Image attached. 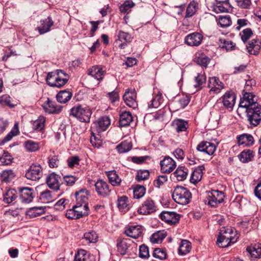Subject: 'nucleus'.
<instances>
[{"instance_id":"obj_20","label":"nucleus","mask_w":261,"mask_h":261,"mask_svg":"<svg viewBox=\"0 0 261 261\" xmlns=\"http://www.w3.org/2000/svg\"><path fill=\"white\" fill-rule=\"evenodd\" d=\"M136 98V94L133 90L125 91L123 96V99L126 105L133 109H135L138 106Z\"/></svg>"},{"instance_id":"obj_41","label":"nucleus","mask_w":261,"mask_h":261,"mask_svg":"<svg viewBox=\"0 0 261 261\" xmlns=\"http://www.w3.org/2000/svg\"><path fill=\"white\" fill-rule=\"evenodd\" d=\"M117 206L121 211H128L129 208L128 198L125 196L119 197L117 200Z\"/></svg>"},{"instance_id":"obj_55","label":"nucleus","mask_w":261,"mask_h":261,"mask_svg":"<svg viewBox=\"0 0 261 261\" xmlns=\"http://www.w3.org/2000/svg\"><path fill=\"white\" fill-rule=\"evenodd\" d=\"M135 5V3L132 0H126L120 6L119 9L122 13H128Z\"/></svg>"},{"instance_id":"obj_32","label":"nucleus","mask_w":261,"mask_h":261,"mask_svg":"<svg viewBox=\"0 0 261 261\" xmlns=\"http://www.w3.org/2000/svg\"><path fill=\"white\" fill-rule=\"evenodd\" d=\"M205 169L204 166H199L196 168L193 171L191 178L190 181L191 182L195 183L200 181L203 175V170Z\"/></svg>"},{"instance_id":"obj_25","label":"nucleus","mask_w":261,"mask_h":261,"mask_svg":"<svg viewBox=\"0 0 261 261\" xmlns=\"http://www.w3.org/2000/svg\"><path fill=\"white\" fill-rule=\"evenodd\" d=\"M171 125L173 128L177 133L186 132L189 126L187 121L181 119L174 120Z\"/></svg>"},{"instance_id":"obj_57","label":"nucleus","mask_w":261,"mask_h":261,"mask_svg":"<svg viewBox=\"0 0 261 261\" xmlns=\"http://www.w3.org/2000/svg\"><path fill=\"white\" fill-rule=\"evenodd\" d=\"M15 176L14 173L11 170H4L1 173L2 181L6 182L10 181Z\"/></svg>"},{"instance_id":"obj_45","label":"nucleus","mask_w":261,"mask_h":261,"mask_svg":"<svg viewBox=\"0 0 261 261\" xmlns=\"http://www.w3.org/2000/svg\"><path fill=\"white\" fill-rule=\"evenodd\" d=\"M98 236L94 230H90L85 232L82 240H85L87 244L94 243L96 242Z\"/></svg>"},{"instance_id":"obj_62","label":"nucleus","mask_w":261,"mask_h":261,"mask_svg":"<svg viewBox=\"0 0 261 261\" xmlns=\"http://www.w3.org/2000/svg\"><path fill=\"white\" fill-rule=\"evenodd\" d=\"M13 158L8 152H4L2 156H0V162L3 165H10L12 161Z\"/></svg>"},{"instance_id":"obj_42","label":"nucleus","mask_w":261,"mask_h":261,"mask_svg":"<svg viewBox=\"0 0 261 261\" xmlns=\"http://www.w3.org/2000/svg\"><path fill=\"white\" fill-rule=\"evenodd\" d=\"M167 233L164 230L159 231L153 233L150 237L152 243H161L163 240L166 237Z\"/></svg>"},{"instance_id":"obj_9","label":"nucleus","mask_w":261,"mask_h":261,"mask_svg":"<svg viewBox=\"0 0 261 261\" xmlns=\"http://www.w3.org/2000/svg\"><path fill=\"white\" fill-rule=\"evenodd\" d=\"M155 211V203L150 198H147L146 199L138 210L139 214L144 215H149Z\"/></svg>"},{"instance_id":"obj_4","label":"nucleus","mask_w":261,"mask_h":261,"mask_svg":"<svg viewBox=\"0 0 261 261\" xmlns=\"http://www.w3.org/2000/svg\"><path fill=\"white\" fill-rule=\"evenodd\" d=\"M70 114L81 122L88 123L90 122L92 112L90 109L88 107L77 105L71 109Z\"/></svg>"},{"instance_id":"obj_28","label":"nucleus","mask_w":261,"mask_h":261,"mask_svg":"<svg viewBox=\"0 0 261 261\" xmlns=\"http://www.w3.org/2000/svg\"><path fill=\"white\" fill-rule=\"evenodd\" d=\"M89 74L95 79L100 81L103 78L105 71L100 66H93L89 69Z\"/></svg>"},{"instance_id":"obj_60","label":"nucleus","mask_w":261,"mask_h":261,"mask_svg":"<svg viewBox=\"0 0 261 261\" xmlns=\"http://www.w3.org/2000/svg\"><path fill=\"white\" fill-rule=\"evenodd\" d=\"M246 84L245 85V89L244 91L249 92L252 88V87L255 86L256 81L254 79H251L249 75H246L245 79Z\"/></svg>"},{"instance_id":"obj_11","label":"nucleus","mask_w":261,"mask_h":261,"mask_svg":"<svg viewBox=\"0 0 261 261\" xmlns=\"http://www.w3.org/2000/svg\"><path fill=\"white\" fill-rule=\"evenodd\" d=\"M208 87L210 89L209 91L210 94H217L220 93L224 87L223 83L219 78L213 76L208 79Z\"/></svg>"},{"instance_id":"obj_30","label":"nucleus","mask_w":261,"mask_h":261,"mask_svg":"<svg viewBox=\"0 0 261 261\" xmlns=\"http://www.w3.org/2000/svg\"><path fill=\"white\" fill-rule=\"evenodd\" d=\"M133 117L129 112L124 111L120 115L119 125L124 127L130 124L133 121Z\"/></svg>"},{"instance_id":"obj_63","label":"nucleus","mask_w":261,"mask_h":261,"mask_svg":"<svg viewBox=\"0 0 261 261\" xmlns=\"http://www.w3.org/2000/svg\"><path fill=\"white\" fill-rule=\"evenodd\" d=\"M63 180L68 186H73L75 181L78 179L76 176L71 175H67L63 176Z\"/></svg>"},{"instance_id":"obj_40","label":"nucleus","mask_w":261,"mask_h":261,"mask_svg":"<svg viewBox=\"0 0 261 261\" xmlns=\"http://www.w3.org/2000/svg\"><path fill=\"white\" fill-rule=\"evenodd\" d=\"M73 207L75 210V212L77 213L78 216H79V218L87 216L89 214L88 205H84L80 204V203H76Z\"/></svg>"},{"instance_id":"obj_24","label":"nucleus","mask_w":261,"mask_h":261,"mask_svg":"<svg viewBox=\"0 0 261 261\" xmlns=\"http://www.w3.org/2000/svg\"><path fill=\"white\" fill-rule=\"evenodd\" d=\"M238 143L239 146L248 147L254 144V139L252 135L243 134L237 137Z\"/></svg>"},{"instance_id":"obj_38","label":"nucleus","mask_w":261,"mask_h":261,"mask_svg":"<svg viewBox=\"0 0 261 261\" xmlns=\"http://www.w3.org/2000/svg\"><path fill=\"white\" fill-rule=\"evenodd\" d=\"M44 212V208L43 207H33L28 210L26 214L28 217L33 218L42 215Z\"/></svg>"},{"instance_id":"obj_21","label":"nucleus","mask_w":261,"mask_h":261,"mask_svg":"<svg viewBox=\"0 0 261 261\" xmlns=\"http://www.w3.org/2000/svg\"><path fill=\"white\" fill-rule=\"evenodd\" d=\"M61 177L59 175L55 173H52L47 176L46 184L50 189L57 191L60 189L59 179Z\"/></svg>"},{"instance_id":"obj_35","label":"nucleus","mask_w":261,"mask_h":261,"mask_svg":"<svg viewBox=\"0 0 261 261\" xmlns=\"http://www.w3.org/2000/svg\"><path fill=\"white\" fill-rule=\"evenodd\" d=\"M219 47L227 51H231L235 49L236 44L229 39L220 38L219 39Z\"/></svg>"},{"instance_id":"obj_48","label":"nucleus","mask_w":261,"mask_h":261,"mask_svg":"<svg viewBox=\"0 0 261 261\" xmlns=\"http://www.w3.org/2000/svg\"><path fill=\"white\" fill-rule=\"evenodd\" d=\"M194 60L201 66L206 67L210 61V59L204 54H199L196 55Z\"/></svg>"},{"instance_id":"obj_27","label":"nucleus","mask_w":261,"mask_h":261,"mask_svg":"<svg viewBox=\"0 0 261 261\" xmlns=\"http://www.w3.org/2000/svg\"><path fill=\"white\" fill-rule=\"evenodd\" d=\"M53 24V20L48 17L45 20L40 21V25L37 27V30L40 34H43L50 31V28Z\"/></svg>"},{"instance_id":"obj_10","label":"nucleus","mask_w":261,"mask_h":261,"mask_svg":"<svg viewBox=\"0 0 261 261\" xmlns=\"http://www.w3.org/2000/svg\"><path fill=\"white\" fill-rule=\"evenodd\" d=\"M161 171L163 173H170L176 167L175 161L169 156H166L160 161Z\"/></svg>"},{"instance_id":"obj_43","label":"nucleus","mask_w":261,"mask_h":261,"mask_svg":"<svg viewBox=\"0 0 261 261\" xmlns=\"http://www.w3.org/2000/svg\"><path fill=\"white\" fill-rule=\"evenodd\" d=\"M72 95L71 92L64 90L59 92L56 97L58 102L65 103L71 99Z\"/></svg>"},{"instance_id":"obj_14","label":"nucleus","mask_w":261,"mask_h":261,"mask_svg":"<svg viewBox=\"0 0 261 261\" xmlns=\"http://www.w3.org/2000/svg\"><path fill=\"white\" fill-rule=\"evenodd\" d=\"M160 217L169 224H175L178 222L180 216L174 212L163 211L160 214Z\"/></svg>"},{"instance_id":"obj_49","label":"nucleus","mask_w":261,"mask_h":261,"mask_svg":"<svg viewBox=\"0 0 261 261\" xmlns=\"http://www.w3.org/2000/svg\"><path fill=\"white\" fill-rule=\"evenodd\" d=\"M246 250L252 257L255 258L261 257V247L258 245L247 247Z\"/></svg>"},{"instance_id":"obj_22","label":"nucleus","mask_w":261,"mask_h":261,"mask_svg":"<svg viewBox=\"0 0 261 261\" xmlns=\"http://www.w3.org/2000/svg\"><path fill=\"white\" fill-rule=\"evenodd\" d=\"M143 231V227L140 225H131L125 229V233L128 237L137 239L142 236Z\"/></svg>"},{"instance_id":"obj_31","label":"nucleus","mask_w":261,"mask_h":261,"mask_svg":"<svg viewBox=\"0 0 261 261\" xmlns=\"http://www.w3.org/2000/svg\"><path fill=\"white\" fill-rule=\"evenodd\" d=\"M89 192L86 189H82L75 194L76 203L80 204L88 205V197Z\"/></svg>"},{"instance_id":"obj_37","label":"nucleus","mask_w":261,"mask_h":261,"mask_svg":"<svg viewBox=\"0 0 261 261\" xmlns=\"http://www.w3.org/2000/svg\"><path fill=\"white\" fill-rule=\"evenodd\" d=\"M132 148V144L129 140L121 142L116 146V150L119 153H124L129 151Z\"/></svg>"},{"instance_id":"obj_23","label":"nucleus","mask_w":261,"mask_h":261,"mask_svg":"<svg viewBox=\"0 0 261 261\" xmlns=\"http://www.w3.org/2000/svg\"><path fill=\"white\" fill-rule=\"evenodd\" d=\"M110 124V120L107 116H103L98 119L97 122L93 124L92 128L95 127L96 131L99 133L106 130Z\"/></svg>"},{"instance_id":"obj_8","label":"nucleus","mask_w":261,"mask_h":261,"mask_svg":"<svg viewBox=\"0 0 261 261\" xmlns=\"http://www.w3.org/2000/svg\"><path fill=\"white\" fill-rule=\"evenodd\" d=\"M42 175V168L38 164H32L26 171L25 174L27 179L34 181L38 180Z\"/></svg>"},{"instance_id":"obj_15","label":"nucleus","mask_w":261,"mask_h":261,"mask_svg":"<svg viewBox=\"0 0 261 261\" xmlns=\"http://www.w3.org/2000/svg\"><path fill=\"white\" fill-rule=\"evenodd\" d=\"M45 112L49 114H58L61 112L62 107L55 101L47 98L42 105Z\"/></svg>"},{"instance_id":"obj_51","label":"nucleus","mask_w":261,"mask_h":261,"mask_svg":"<svg viewBox=\"0 0 261 261\" xmlns=\"http://www.w3.org/2000/svg\"><path fill=\"white\" fill-rule=\"evenodd\" d=\"M40 199L43 203H49L52 201L54 199L53 193L48 190L42 192L40 195Z\"/></svg>"},{"instance_id":"obj_39","label":"nucleus","mask_w":261,"mask_h":261,"mask_svg":"<svg viewBox=\"0 0 261 261\" xmlns=\"http://www.w3.org/2000/svg\"><path fill=\"white\" fill-rule=\"evenodd\" d=\"M90 254L84 249H79L74 256V261H89Z\"/></svg>"},{"instance_id":"obj_50","label":"nucleus","mask_w":261,"mask_h":261,"mask_svg":"<svg viewBox=\"0 0 261 261\" xmlns=\"http://www.w3.org/2000/svg\"><path fill=\"white\" fill-rule=\"evenodd\" d=\"M198 3L195 1H192L188 5L186 10V17H191L193 16L197 11Z\"/></svg>"},{"instance_id":"obj_33","label":"nucleus","mask_w":261,"mask_h":261,"mask_svg":"<svg viewBox=\"0 0 261 261\" xmlns=\"http://www.w3.org/2000/svg\"><path fill=\"white\" fill-rule=\"evenodd\" d=\"M118 37L119 40L122 42L119 45V47L121 49L124 48L127 43L131 42L132 40V38L129 34L122 31H119Z\"/></svg>"},{"instance_id":"obj_2","label":"nucleus","mask_w":261,"mask_h":261,"mask_svg":"<svg viewBox=\"0 0 261 261\" xmlns=\"http://www.w3.org/2000/svg\"><path fill=\"white\" fill-rule=\"evenodd\" d=\"M69 76L64 70L58 69L48 72L46 78L47 84L50 87L61 88L68 82Z\"/></svg>"},{"instance_id":"obj_34","label":"nucleus","mask_w":261,"mask_h":261,"mask_svg":"<svg viewBox=\"0 0 261 261\" xmlns=\"http://www.w3.org/2000/svg\"><path fill=\"white\" fill-rule=\"evenodd\" d=\"M106 174L109 178L110 183L113 186H118L120 185L121 179L117 174L116 171H109L107 172Z\"/></svg>"},{"instance_id":"obj_64","label":"nucleus","mask_w":261,"mask_h":261,"mask_svg":"<svg viewBox=\"0 0 261 261\" xmlns=\"http://www.w3.org/2000/svg\"><path fill=\"white\" fill-rule=\"evenodd\" d=\"M139 256L142 258H147L149 256L148 247L144 245H141L139 248Z\"/></svg>"},{"instance_id":"obj_53","label":"nucleus","mask_w":261,"mask_h":261,"mask_svg":"<svg viewBox=\"0 0 261 261\" xmlns=\"http://www.w3.org/2000/svg\"><path fill=\"white\" fill-rule=\"evenodd\" d=\"M218 23L222 28H226L231 24V20L230 16H220L217 20Z\"/></svg>"},{"instance_id":"obj_16","label":"nucleus","mask_w":261,"mask_h":261,"mask_svg":"<svg viewBox=\"0 0 261 261\" xmlns=\"http://www.w3.org/2000/svg\"><path fill=\"white\" fill-rule=\"evenodd\" d=\"M202 39L201 34L195 32L187 35L185 38V42L189 46H198L201 43Z\"/></svg>"},{"instance_id":"obj_26","label":"nucleus","mask_w":261,"mask_h":261,"mask_svg":"<svg viewBox=\"0 0 261 261\" xmlns=\"http://www.w3.org/2000/svg\"><path fill=\"white\" fill-rule=\"evenodd\" d=\"M130 240L123 239L117 244V251L121 254L125 255L129 253Z\"/></svg>"},{"instance_id":"obj_59","label":"nucleus","mask_w":261,"mask_h":261,"mask_svg":"<svg viewBox=\"0 0 261 261\" xmlns=\"http://www.w3.org/2000/svg\"><path fill=\"white\" fill-rule=\"evenodd\" d=\"M152 254L155 258L161 260L166 259L167 257V253L165 250L159 248H155Z\"/></svg>"},{"instance_id":"obj_18","label":"nucleus","mask_w":261,"mask_h":261,"mask_svg":"<svg viewBox=\"0 0 261 261\" xmlns=\"http://www.w3.org/2000/svg\"><path fill=\"white\" fill-rule=\"evenodd\" d=\"M34 190L31 188L19 189V197L22 202L29 203L32 201L34 196Z\"/></svg>"},{"instance_id":"obj_44","label":"nucleus","mask_w":261,"mask_h":261,"mask_svg":"<svg viewBox=\"0 0 261 261\" xmlns=\"http://www.w3.org/2000/svg\"><path fill=\"white\" fill-rule=\"evenodd\" d=\"M191 249V243L189 241L184 240L180 243L178 253L180 255H185L189 253Z\"/></svg>"},{"instance_id":"obj_19","label":"nucleus","mask_w":261,"mask_h":261,"mask_svg":"<svg viewBox=\"0 0 261 261\" xmlns=\"http://www.w3.org/2000/svg\"><path fill=\"white\" fill-rule=\"evenodd\" d=\"M198 151L212 155L216 149V146L213 143L207 141L200 142L196 147Z\"/></svg>"},{"instance_id":"obj_5","label":"nucleus","mask_w":261,"mask_h":261,"mask_svg":"<svg viewBox=\"0 0 261 261\" xmlns=\"http://www.w3.org/2000/svg\"><path fill=\"white\" fill-rule=\"evenodd\" d=\"M248 121L254 126H257L261 121V107L259 105L255 108H248L246 110Z\"/></svg>"},{"instance_id":"obj_12","label":"nucleus","mask_w":261,"mask_h":261,"mask_svg":"<svg viewBox=\"0 0 261 261\" xmlns=\"http://www.w3.org/2000/svg\"><path fill=\"white\" fill-rule=\"evenodd\" d=\"M95 190L98 195L102 197L108 196L110 194L111 190L108 183L103 180H98L94 184Z\"/></svg>"},{"instance_id":"obj_61","label":"nucleus","mask_w":261,"mask_h":261,"mask_svg":"<svg viewBox=\"0 0 261 261\" xmlns=\"http://www.w3.org/2000/svg\"><path fill=\"white\" fill-rule=\"evenodd\" d=\"M146 189L144 186H137L134 190V197L139 199L142 197L145 193Z\"/></svg>"},{"instance_id":"obj_3","label":"nucleus","mask_w":261,"mask_h":261,"mask_svg":"<svg viewBox=\"0 0 261 261\" xmlns=\"http://www.w3.org/2000/svg\"><path fill=\"white\" fill-rule=\"evenodd\" d=\"M172 198L176 203L185 205L189 203L192 194L188 189L177 186L172 193Z\"/></svg>"},{"instance_id":"obj_47","label":"nucleus","mask_w":261,"mask_h":261,"mask_svg":"<svg viewBox=\"0 0 261 261\" xmlns=\"http://www.w3.org/2000/svg\"><path fill=\"white\" fill-rule=\"evenodd\" d=\"M16 192L13 189H10L4 194V201L6 203H10L17 198Z\"/></svg>"},{"instance_id":"obj_58","label":"nucleus","mask_w":261,"mask_h":261,"mask_svg":"<svg viewBox=\"0 0 261 261\" xmlns=\"http://www.w3.org/2000/svg\"><path fill=\"white\" fill-rule=\"evenodd\" d=\"M195 81L196 84L194 85V87L198 88L199 90L201 89L202 88V85L206 82V76L204 73H198V75L195 76Z\"/></svg>"},{"instance_id":"obj_52","label":"nucleus","mask_w":261,"mask_h":261,"mask_svg":"<svg viewBox=\"0 0 261 261\" xmlns=\"http://www.w3.org/2000/svg\"><path fill=\"white\" fill-rule=\"evenodd\" d=\"M24 147L26 150L30 152L36 151L40 148L39 143L32 140L25 141Z\"/></svg>"},{"instance_id":"obj_13","label":"nucleus","mask_w":261,"mask_h":261,"mask_svg":"<svg viewBox=\"0 0 261 261\" xmlns=\"http://www.w3.org/2000/svg\"><path fill=\"white\" fill-rule=\"evenodd\" d=\"M219 100H221V101L218 102L217 105L223 103L225 108L232 109L235 103L236 96L232 92L227 91Z\"/></svg>"},{"instance_id":"obj_46","label":"nucleus","mask_w":261,"mask_h":261,"mask_svg":"<svg viewBox=\"0 0 261 261\" xmlns=\"http://www.w3.org/2000/svg\"><path fill=\"white\" fill-rule=\"evenodd\" d=\"M253 151L250 149L245 150L241 152L238 155V158L242 162L247 163L251 161L252 158L253 157Z\"/></svg>"},{"instance_id":"obj_7","label":"nucleus","mask_w":261,"mask_h":261,"mask_svg":"<svg viewBox=\"0 0 261 261\" xmlns=\"http://www.w3.org/2000/svg\"><path fill=\"white\" fill-rule=\"evenodd\" d=\"M224 193L218 190H213L211 193L208 194L205 203L212 207H216L218 204L224 201Z\"/></svg>"},{"instance_id":"obj_17","label":"nucleus","mask_w":261,"mask_h":261,"mask_svg":"<svg viewBox=\"0 0 261 261\" xmlns=\"http://www.w3.org/2000/svg\"><path fill=\"white\" fill-rule=\"evenodd\" d=\"M213 11L216 13L227 12L231 8L228 0L216 1L211 7Z\"/></svg>"},{"instance_id":"obj_36","label":"nucleus","mask_w":261,"mask_h":261,"mask_svg":"<svg viewBox=\"0 0 261 261\" xmlns=\"http://www.w3.org/2000/svg\"><path fill=\"white\" fill-rule=\"evenodd\" d=\"M188 170L184 166H178L174 172L175 176L178 181L185 180L188 175Z\"/></svg>"},{"instance_id":"obj_6","label":"nucleus","mask_w":261,"mask_h":261,"mask_svg":"<svg viewBox=\"0 0 261 261\" xmlns=\"http://www.w3.org/2000/svg\"><path fill=\"white\" fill-rule=\"evenodd\" d=\"M257 101V97L254 94L249 92H245L243 97L241 98L239 106L246 109L251 107L255 108L259 105Z\"/></svg>"},{"instance_id":"obj_54","label":"nucleus","mask_w":261,"mask_h":261,"mask_svg":"<svg viewBox=\"0 0 261 261\" xmlns=\"http://www.w3.org/2000/svg\"><path fill=\"white\" fill-rule=\"evenodd\" d=\"M163 99L161 93L155 95L153 99L150 101V103L148 105V107L149 108H158L160 105L163 102Z\"/></svg>"},{"instance_id":"obj_1","label":"nucleus","mask_w":261,"mask_h":261,"mask_svg":"<svg viewBox=\"0 0 261 261\" xmlns=\"http://www.w3.org/2000/svg\"><path fill=\"white\" fill-rule=\"evenodd\" d=\"M239 238L236 230L231 227H222L219 232L217 244L220 247H227L237 241Z\"/></svg>"},{"instance_id":"obj_29","label":"nucleus","mask_w":261,"mask_h":261,"mask_svg":"<svg viewBox=\"0 0 261 261\" xmlns=\"http://www.w3.org/2000/svg\"><path fill=\"white\" fill-rule=\"evenodd\" d=\"M260 41L258 39H252L246 46L248 51L252 55H256L260 49Z\"/></svg>"},{"instance_id":"obj_56","label":"nucleus","mask_w":261,"mask_h":261,"mask_svg":"<svg viewBox=\"0 0 261 261\" xmlns=\"http://www.w3.org/2000/svg\"><path fill=\"white\" fill-rule=\"evenodd\" d=\"M45 118L43 116H40L38 118L33 122V127L35 130H41L44 127Z\"/></svg>"}]
</instances>
